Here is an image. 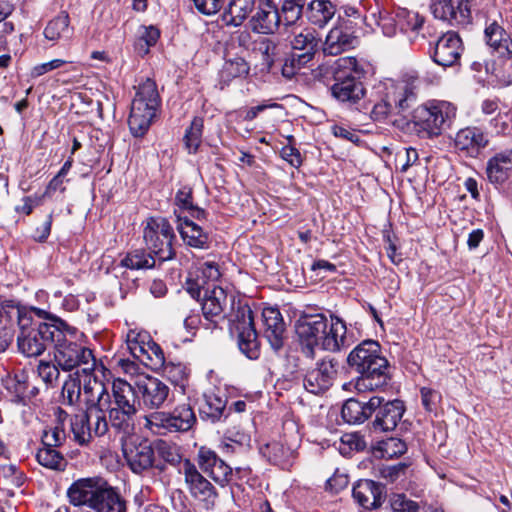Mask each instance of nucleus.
I'll use <instances>...</instances> for the list:
<instances>
[{
	"label": "nucleus",
	"mask_w": 512,
	"mask_h": 512,
	"mask_svg": "<svg viewBox=\"0 0 512 512\" xmlns=\"http://www.w3.org/2000/svg\"><path fill=\"white\" fill-rule=\"evenodd\" d=\"M281 157L291 166L299 168L302 165V157L297 148L292 145L284 146L280 151Z\"/></svg>",
	"instance_id": "64"
},
{
	"label": "nucleus",
	"mask_w": 512,
	"mask_h": 512,
	"mask_svg": "<svg viewBox=\"0 0 512 512\" xmlns=\"http://www.w3.org/2000/svg\"><path fill=\"white\" fill-rule=\"evenodd\" d=\"M260 453L270 463L284 467L293 455V450L280 441H270L260 447Z\"/></svg>",
	"instance_id": "40"
},
{
	"label": "nucleus",
	"mask_w": 512,
	"mask_h": 512,
	"mask_svg": "<svg viewBox=\"0 0 512 512\" xmlns=\"http://www.w3.org/2000/svg\"><path fill=\"white\" fill-rule=\"evenodd\" d=\"M39 318L45 322L33 319L29 313L19 312V333L17 335L18 351L25 357H38L53 343L58 327H63V320L51 316L41 309H34Z\"/></svg>",
	"instance_id": "4"
},
{
	"label": "nucleus",
	"mask_w": 512,
	"mask_h": 512,
	"mask_svg": "<svg viewBox=\"0 0 512 512\" xmlns=\"http://www.w3.org/2000/svg\"><path fill=\"white\" fill-rule=\"evenodd\" d=\"M347 363L358 374L355 388L359 392L380 389L390 380L389 362L377 341H362L349 353Z\"/></svg>",
	"instance_id": "2"
},
{
	"label": "nucleus",
	"mask_w": 512,
	"mask_h": 512,
	"mask_svg": "<svg viewBox=\"0 0 512 512\" xmlns=\"http://www.w3.org/2000/svg\"><path fill=\"white\" fill-rule=\"evenodd\" d=\"M197 418L189 402L180 403L170 412H153L146 417V426L154 433L187 432L196 424Z\"/></svg>",
	"instance_id": "10"
},
{
	"label": "nucleus",
	"mask_w": 512,
	"mask_h": 512,
	"mask_svg": "<svg viewBox=\"0 0 512 512\" xmlns=\"http://www.w3.org/2000/svg\"><path fill=\"white\" fill-rule=\"evenodd\" d=\"M349 484V479L347 475L335 472L327 481H326V490L331 491L332 493H338L344 488H346Z\"/></svg>",
	"instance_id": "63"
},
{
	"label": "nucleus",
	"mask_w": 512,
	"mask_h": 512,
	"mask_svg": "<svg viewBox=\"0 0 512 512\" xmlns=\"http://www.w3.org/2000/svg\"><path fill=\"white\" fill-rule=\"evenodd\" d=\"M110 407L126 411L138 412L139 401L136 385L117 378L112 382Z\"/></svg>",
	"instance_id": "26"
},
{
	"label": "nucleus",
	"mask_w": 512,
	"mask_h": 512,
	"mask_svg": "<svg viewBox=\"0 0 512 512\" xmlns=\"http://www.w3.org/2000/svg\"><path fill=\"white\" fill-rule=\"evenodd\" d=\"M416 87L405 80H387L377 87L379 98L371 110L374 121H385L389 117L408 112L417 101Z\"/></svg>",
	"instance_id": "6"
},
{
	"label": "nucleus",
	"mask_w": 512,
	"mask_h": 512,
	"mask_svg": "<svg viewBox=\"0 0 512 512\" xmlns=\"http://www.w3.org/2000/svg\"><path fill=\"white\" fill-rule=\"evenodd\" d=\"M66 432L63 423H57L54 427H50L43 431L41 442L47 447H61L66 441Z\"/></svg>",
	"instance_id": "53"
},
{
	"label": "nucleus",
	"mask_w": 512,
	"mask_h": 512,
	"mask_svg": "<svg viewBox=\"0 0 512 512\" xmlns=\"http://www.w3.org/2000/svg\"><path fill=\"white\" fill-rule=\"evenodd\" d=\"M122 452L127 466L134 474L141 475L151 469L163 472L166 466L155 458L154 442L147 439H126L122 442Z\"/></svg>",
	"instance_id": "13"
},
{
	"label": "nucleus",
	"mask_w": 512,
	"mask_h": 512,
	"mask_svg": "<svg viewBox=\"0 0 512 512\" xmlns=\"http://www.w3.org/2000/svg\"><path fill=\"white\" fill-rule=\"evenodd\" d=\"M204 121L201 117H194L183 138L188 153L195 154L202 142Z\"/></svg>",
	"instance_id": "48"
},
{
	"label": "nucleus",
	"mask_w": 512,
	"mask_h": 512,
	"mask_svg": "<svg viewBox=\"0 0 512 512\" xmlns=\"http://www.w3.org/2000/svg\"><path fill=\"white\" fill-rule=\"evenodd\" d=\"M352 343V337L347 334L346 323L340 317L331 315L330 329L326 330L322 337V349L329 352H338L348 348Z\"/></svg>",
	"instance_id": "28"
},
{
	"label": "nucleus",
	"mask_w": 512,
	"mask_h": 512,
	"mask_svg": "<svg viewBox=\"0 0 512 512\" xmlns=\"http://www.w3.org/2000/svg\"><path fill=\"white\" fill-rule=\"evenodd\" d=\"M74 440L81 446L88 445L94 438L108 432L106 409L86 408L70 419Z\"/></svg>",
	"instance_id": "12"
},
{
	"label": "nucleus",
	"mask_w": 512,
	"mask_h": 512,
	"mask_svg": "<svg viewBox=\"0 0 512 512\" xmlns=\"http://www.w3.org/2000/svg\"><path fill=\"white\" fill-rule=\"evenodd\" d=\"M36 459L41 466L56 471H63L67 465L63 454L56 447L42 445L36 453Z\"/></svg>",
	"instance_id": "42"
},
{
	"label": "nucleus",
	"mask_w": 512,
	"mask_h": 512,
	"mask_svg": "<svg viewBox=\"0 0 512 512\" xmlns=\"http://www.w3.org/2000/svg\"><path fill=\"white\" fill-rule=\"evenodd\" d=\"M375 400L371 397L367 402L350 398L342 406L341 416L349 424H361L373 415Z\"/></svg>",
	"instance_id": "35"
},
{
	"label": "nucleus",
	"mask_w": 512,
	"mask_h": 512,
	"mask_svg": "<svg viewBox=\"0 0 512 512\" xmlns=\"http://www.w3.org/2000/svg\"><path fill=\"white\" fill-rule=\"evenodd\" d=\"M264 338L269 342L274 351H279L283 345L286 334V324L279 309L273 307L264 308L262 311Z\"/></svg>",
	"instance_id": "24"
},
{
	"label": "nucleus",
	"mask_w": 512,
	"mask_h": 512,
	"mask_svg": "<svg viewBox=\"0 0 512 512\" xmlns=\"http://www.w3.org/2000/svg\"><path fill=\"white\" fill-rule=\"evenodd\" d=\"M201 306L207 328H218L228 320L230 332L237 334L240 351L249 359L259 357L260 345L253 312L246 302L236 301L233 294L229 295L222 287L213 285L204 291Z\"/></svg>",
	"instance_id": "1"
},
{
	"label": "nucleus",
	"mask_w": 512,
	"mask_h": 512,
	"mask_svg": "<svg viewBox=\"0 0 512 512\" xmlns=\"http://www.w3.org/2000/svg\"><path fill=\"white\" fill-rule=\"evenodd\" d=\"M336 8L329 0H313L307 8V19L314 25L324 27L335 15Z\"/></svg>",
	"instance_id": "39"
},
{
	"label": "nucleus",
	"mask_w": 512,
	"mask_h": 512,
	"mask_svg": "<svg viewBox=\"0 0 512 512\" xmlns=\"http://www.w3.org/2000/svg\"><path fill=\"white\" fill-rule=\"evenodd\" d=\"M411 122L422 138H434L449 128L456 117V107L447 101H432L411 113Z\"/></svg>",
	"instance_id": "8"
},
{
	"label": "nucleus",
	"mask_w": 512,
	"mask_h": 512,
	"mask_svg": "<svg viewBox=\"0 0 512 512\" xmlns=\"http://www.w3.org/2000/svg\"><path fill=\"white\" fill-rule=\"evenodd\" d=\"M196 9L204 15L217 13L225 4V0H193Z\"/></svg>",
	"instance_id": "61"
},
{
	"label": "nucleus",
	"mask_w": 512,
	"mask_h": 512,
	"mask_svg": "<svg viewBox=\"0 0 512 512\" xmlns=\"http://www.w3.org/2000/svg\"><path fill=\"white\" fill-rule=\"evenodd\" d=\"M338 374V361L326 356L309 369L303 379L306 391L318 395L326 392L333 385Z\"/></svg>",
	"instance_id": "15"
},
{
	"label": "nucleus",
	"mask_w": 512,
	"mask_h": 512,
	"mask_svg": "<svg viewBox=\"0 0 512 512\" xmlns=\"http://www.w3.org/2000/svg\"><path fill=\"white\" fill-rule=\"evenodd\" d=\"M250 72L248 62L239 56L227 59L219 71V86L224 89L234 79L245 78Z\"/></svg>",
	"instance_id": "36"
},
{
	"label": "nucleus",
	"mask_w": 512,
	"mask_h": 512,
	"mask_svg": "<svg viewBox=\"0 0 512 512\" xmlns=\"http://www.w3.org/2000/svg\"><path fill=\"white\" fill-rule=\"evenodd\" d=\"M221 20L226 26H240L255 8L256 0H225Z\"/></svg>",
	"instance_id": "32"
},
{
	"label": "nucleus",
	"mask_w": 512,
	"mask_h": 512,
	"mask_svg": "<svg viewBox=\"0 0 512 512\" xmlns=\"http://www.w3.org/2000/svg\"><path fill=\"white\" fill-rule=\"evenodd\" d=\"M63 327H58L53 340L54 362L63 371H72L82 366L84 374L94 372L96 359L92 351L75 340L77 329L63 321Z\"/></svg>",
	"instance_id": "5"
},
{
	"label": "nucleus",
	"mask_w": 512,
	"mask_h": 512,
	"mask_svg": "<svg viewBox=\"0 0 512 512\" xmlns=\"http://www.w3.org/2000/svg\"><path fill=\"white\" fill-rule=\"evenodd\" d=\"M69 34V16L64 12L50 20L44 29L45 38L53 42L69 37Z\"/></svg>",
	"instance_id": "44"
},
{
	"label": "nucleus",
	"mask_w": 512,
	"mask_h": 512,
	"mask_svg": "<svg viewBox=\"0 0 512 512\" xmlns=\"http://www.w3.org/2000/svg\"><path fill=\"white\" fill-rule=\"evenodd\" d=\"M280 23L279 10L270 0L261 1L256 13L250 19L252 31L259 34L274 33Z\"/></svg>",
	"instance_id": "25"
},
{
	"label": "nucleus",
	"mask_w": 512,
	"mask_h": 512,
	"mask_svg": "<svg viewBox=\"0 0 512 512\" xmlns=\"http://www.w3.org/2000/svg\"><path fill=\"white\" fill-rule=\"evenodd\" d=\"M159 37L160 31L155 26H142L134 44L135 51L140 56H145L149 53L150 48L157 43Z\"/></svg>",
	"instance_id": "46"
},
{
	"label": "nucleus",
	"mask_w": 512,
	"mask_h": 512,
	"mask_svg": "<svg viewBox=\"0 0 512 512\" xmlns=\"http://www.w3.org/2000/svg\"><path fill=\"white\" fill-rule=\"evenodd\" d=\"M145 336L135 331H129L127 334V348L131 355L142 363H145V355L148 353L147 343L144 341Z\"/></svg>",
	"instance_id": "52"
},
{
	"label": "nucleus",
	"mask_w": 512,
	"mask_h": 512,
	"mask_svg": "<svg viewBox=\"0 0 512 512\" xmlns=\"http://www.w3.org/2000/svg\"><path fill=\"white\" fill-rule=\"evenodd\" d=\"M377 451L383 458H394L403 455L407 451V445L400 438L390 437L378 443Z\"/></svg>",
	"instance_id": "49"
},
{
	"label": "nucleus",
	"mask_w": 512,
	"mask_h": 512,
	"mask_svg": "<svg viewBox=\"0 0 512 512\" xmlns=\"http://www.w3.org/2000/svg\"><path fill=\"white\" fill-rule=\"evenodd\" d=\"M357 42V38L347 29L343 27H334L326 36L323 45V52L326 55L336 56L354 48Z\"/></svg>",
	"instance_id": "31"
},
{
	"label": "nucleus",
	"mask_w": 512,
	"mask_h": 512,
	"mask_svg": "<svg viewBox=\"0 0 512 512\" xmlns=\"http://www.w3.org/2000/svg\"><path fill=\"white\" fill-rule=\"evenodd\" d=\"M318 43L319 40L316 38L314 31L306 29L296 34L291 40L294 59L299 64H307L313 59Z\"/></svg>",
	"instance_id": "33"
},
{
	"label": "nucleus",
	"mask_w": 512,
	"mask_h": 512,
	"mask_svg": "<svg viewBox=\"0 0 512 512\" xmlns=\"http://www.w3.org/2000/svg\"><path fill=\"white\" fill-rule=\"evenodd\" d=\"M198 411L200 419L205 422L215 424L225 420L230 414L226 395L215 390L203 393Z\"/></svg>",
	"instance_id": "23"
},
{
	"label": "nucleus",
	"mask_w": 512,
	"mask_h": 512,
	"mask_svg": "<svg viewBox=\"0 0 512 512\" xmlns=\"http://www.w3.org/2000/svg\"><path fill=\"white\" fill-rule=\"evenodd\" d=\"M327 327V318L323 314L305 316L298 320L296 333L303 356L311 360L315 358V350L321 345Z\"/></svg>",
	"instance_id": "14"
},
{
	"label": "nucleus",
	"mask_w": 512,
	"mask_h": 512,
	"mask_svg": "<svg viewBox=\"0 0 512 512\" xmlns=\"http://www.w3.org/2000/svg\"><path fill=\"white\" fill-rule=\"evenodd\" d=\"M511 163L510 155L505 153L496 154L487 162L486 173L492 184H502L507 179V165Z\"/></svg>",
	"instance_id": "41"
},
{
	"label": "nucleus",
	"mask_w": 512,
	"mask_h": 512,
	"mask_svg": "<svg viewBox=\"0 0 512 512\" xmlns=\"http://www.w3.org/2000/svg\"><path fill=\"white\" fill-rule=\"evenodd\" d=\"M148 353L145 355V363L148 364L147 361H150V365L155 368H160L165 363L164 352L161 347L156 343H147Z\"/></svg>",
	"instance_id": "60"
},
{
	"label": "nucleus",
	"mask_w": 512,
	"mask_h": 512,
	"mask_svg": "<svg viewBox=\"0 0 512 512\" xmlns=\"http://www.w3.org/2000/svg\"><path fill=\"white\" fill-rule=\"evenodd\" d=\"M398 25L402 31H419L424 24V18L418 13L403 11L397 14Z\"/></svg>",
	"instance_id": "55"
},
{
	"label": "nucleus",
	"mask_w": 512,
	"mask_h": 512,
	"mask_svg": "<svg viewBox=\"0 0 512 512\" xmlns=\"http://www.w3.org/2000/svg\"><path fill=\"white\" fill-rule=\"evenodd\" d=\"M462 52L460 37L454 32H447L438 38L430 56L437 65L446 68L457 65Z\"/></svg>",
	"instance_id": "20"
},
{
	"label": "nucleus",
	"mask_w": 512,
	"mask_h": 512,
	"mask_svg": "<svg viewBox=\"0 0 512 512\" xmlns=\"http://www.w3.org/2000/svg\"><path fill=\"white\" fill-rule=\"evenodd\" d=\"M352 496L364 509H376L383 501V487L373 480H359L353 487Z\"/></svg>",
	"instance_id": "27"
},
{
	"label": "nucleus",
	"mask_w": 512,
	"mask_h": 512,
	"mask_svg": "<svg viewBox=\"0 0 512 512\" xmlns=\"http://www.w3.org/2000/svg\"><path fill=\"white\" fill-rule=\"evenodd\" d=\"M485 39L487 45L491 47L499 57H512V39L497 22L494 21L486 27Z\"/></svg>",
	"instance_id": "34"
},
{
	"label": "nucleus",
	"mask_w": 512,
	"mask_h": 512,
	"mask_svg": "<svg viewBox=\"0 0 512 512\" xmlns=\"http://www.w3.org/2000/svg\"><path fill=\"white\" fill-rule=\"evenodd\" d=\"M89 378L84 382L83 393L87 408L107 409L111 405V395L105 384L95 376L86 374Z\"/></svg>",
	"instance_id": "30"
},
{
	"label": "nucleus",
	"mask_w": 512,
	"mask_h": 512,
	"mask_svg": "<svg viewBox=\"0 0 512 512\" xmlns=\"http://www.w3.org/2000/svg\"><path fill=\"white\" fill-rule=\"evenodd\" d=\"M74 506H86L88 512H125L126 501L120 492L99 477L82 478L67 490Z\"/></svg>",
	"instance_id": "3"
},
{
	"label": "nucleus",
	"mask_w": 512,
	"mask_h": 512,
	"mask_svg": "<svg viewBox=\"0 0 512 512\" xmlns=\"http://www.w3.org/2000/svg\"><path fill=\"white\" fill-rule=\"evenodd\" d=\"M341 444L343 447H340L341 453H347L345 446L348 447L350 451H363L365 450L367 444L362 435L359 433H346L341 438Z\"/></svg>",
	"instance_id": "57"
},
{
	"label": "nucleus",
	"mask_w": 512,
	"mask_h": 512,
	"mask_svg": "<svg viewBox=\"0 0 512 512\" xmlns=\"http://www.w3.org/2000/svg\"><path fill=\"white\" fill-rule=\"evenodd\" d=\"M488 144V135L477 126L462 128L454 137V148L456 152L469 158H477Z\"/></svg>",
	"instance_id": "19"
},
{
	"label": "nucleus",
	"mask_w": 512,
	"mask_h": 512,
	"mask_svg": "<svg viewBox=\"0 0 512 512\" xmlns=\"http://www.w3.org/2000/svg\"><path fill=\"white\" fill-rule=\"evenodd\" d=\"M373 400L376 403L373 408L374 420L372 421V428L380 432L394 430L406 410L404 402L399 399L386 401L383 397L379 396H373Z\"/></svg>",
	"instance_id": "16"
},
{
	"label": "nucleus",
	"mask_w": 512,
	"mask_h": 512,
	"mask_svg": "<svg viewBox=\"0 0 512 512\" xmlns=\"http://www.w3.org/2000/svg\"><path fill=\"white\" fill-rule=\"evenodd\" d=\"M175 204L179 209V214L187 212L188 215L196 220H204L207 217V212L193 204V190L191 187L184 186L179 189L175 196ZM176 216L178 211L175 210Z\"/></svg>",
	"instance_id": "38"
},
{
	"label": "nucleus",
	"mask_w": 512,
	"mask_h": 512,
	"mask_svg": "<svg viewBox=\"0 0 512 512\" xmlns=\"http://www.w3.org/2000/svg\"><path fill=\"white\" fill-rule=\"evenodd\" d=\"M160 368L163 369V375L175 386H179L182 390L185 388L187 381L186 367L181 363H164Z\"/></svg>",
	"instance_id": "50"
},
{
	"label": "nucleus",
	"mask_w": 512,
	"mask_h": 512,
	"mask_svg": "<svg viewBox=\"0 0 512 512\" xmlns=\"http://www.w3.org/2000/svg\"><path fill=\"white\" fill-rule=\"evenodd\" d=\"M160 105L156 83L147 78L138 86L128 118L129 129L134 137H142L149 130Z\"/></svg>",
	"instance_id": "9"
},
{
	"label": "nucleus",
	"mask_w": 512,
	"mask_h": 512,
	"mask_svg": "<svg viewBox=\"0 0 512 512\" xmlns=\"http://www.w3.org/2000/svg\"><path fill=\"white\" fill-rule=\"evenodd\" d=\"M407 465L404 463H398L396 465L383 466L380 469L381 476L389 482H395L400 477L405 475Z\"/></svg>",
	"instance_id": "62"
},
{
	"label": "nucleus",
	"mask_w": 512,
	"mask_h": 512,
	"mask_svg": "<svg viewBox=\"0 0 512 512\" xmlns=\"http://www.w3.org/2000/svg\"><path fill=\"white\" fill-rule=\"evenodd\" d=\"M156 259L151 251L139 248L127 253L121 264L129 269H149L155 266Z\"/></svg>",
	"instance_id": "43"
},
{
	"label": "nucleus",
	"mask_w": 512,
	"mask_h": 512,
	"mask_svg": "<svg viewBox=\"0 0 512 512\" xmlns=\"http://www.w3.org/2000/svg\"><path fill=\"white\" fill-rule=\"evenodd\" d=\"M419 505L417 502L409 499L404 494H394L390 498L389 512H418Z\"/></svg>",
	"instance_id": "56"
},
{
	"label": "nucleus",
	"mask_w": 512,
	"mask_h": 512,
	"mask_svg": "<svg viewBox=\"0 0 512 512\" xmlns=\"http://www.w3.org/2000/svg\"><path fill=\"white\" fill-rule=\"evenodd\" d=\"M61 369L56 363L41 360L37 366L38 376L45 383L47 389L55 386Z\"/></svg>",
	"instance_id": "54"
},
{
	"label": "nucleus",
	"mask_w": 512,
	"mask_h": 512,
	"mask_svg": "<svg viewBox=\"0 0 512 512\" xmlns=\"http://www.w3.org/2000/svg\"><path fill=\"white\" fill-rule=\"evenodd\" d=\"M431 9L435 18L451 25L466 26L472 20L470 0H437Z\"/></svg>",
	"instance_id": "18"
},
{
	"label": "nucleus",
	"mask_w": 512,
	"mask_h": 512,
	"mask_svg": "<svg viewBox=\"0 0 512 512\" xmlns=\"http://www.w3.org/2000/svg\"><path fill=\"white\" fill-rule=\"evenodd\" d=\"M62 404L73 406L81 397V381L78 372L69 374L62 385Z\"/></svg>",
	"instance_id": "47"
},
{
	"label": "nucleus",
	"mask_w": 512,
	"mask_h": 512,
	"mask_svg": "<svg viewBox=\"0 0 512 512\" xmlns=\"http://www.w3.org/2000/svg\"><path fill=\"white\" fill-rule=\"evenodd\" d=\"M183 474L187 488L193 498L204 502L207 509L215 505L218 493L210 481H208L189 459L183 463Z\"/></svg>",
	"instance_id": "17"
},
{
	"label": "nucleus",
	"mask_w": 512,
	"mask_h": 512,
	"mask_svg": "<svg viewBox=\"0 0 512 512\" xmlns=\"http://www.w3.org/2000/svg\"><path fill=\"white\" fill-rule=\"evenodd\" d=\"M154 449L155 454L157 453L164 463L173 467H177L179 465L183 466L185 459L182 458L180 448L177 445L158 439L154 441Z\"/></svg>",
	"instance_id": "45"
},
{
	"label": "nucleus",
	"mask_w": 512,
	"mask_h": 512,
	"mask_svg": "<svg viewBox=\"0 0 512 512\" xmlns=\"http://www.w3.org/2000/svg\"><path fill=\"white\" fill-rule=\"evenodd\" d=\"M259 50L262 54L264 65L267 70H271L275 61L277 45L273 40L265 38L259 43Z\"/></svg>",
	"instance_id": "59"
},
{
	"label": "nucleus",
	"mask_w": 512,
	"mask_h": 512,
	"mask_svg": "<svg viewBox=\"0 0 512 512\" xmlns=\"http://www.w3.org/2000/svg\"><path fill=\"white\" fill-rule=\"evenodd\" d=\"M177 230L183 241L190 247L207 249L210 243L208 232L194 223L187 215H177Z\"/></svg>",
	"instance_id": "29"
},
{
	"label": "nucleus",
	"mask_w": 512,
	"mask_h": 512,
	"mask_svg": "<svg viewBox=\"0 0 512 512\" xmlns=\"http://www.w3.org/2000/svg\"><path fill=\"white\" fill-rule=\"evenodd\" d=\"M143 238L148 250L160 262L171 260L174 257L173 241L175 233L167 219L162 217L147 219L143 230Z\"/></svg>",
	"instance_id": "11"
},
{
	"label": "nucleus",
	"mask_w": 512,
	"mask_h": 512,
	"mask_svg": "<svg viewBox=\"0 0 512 512\" xmlns=\"http://www.w3.org/2000/svg\"><path fill=\"white\" fill-rule=\"evenodd\" d=\"M334 83L330 87L333 98L341 103L353 105L365 96V87L361 81L364 69L354 57H341L329 67Z\"/></svg>",
	"instance_id": "7"
},
{
	"label": "nucleus",
	"mask_w": 512,
	"mask_h": 512,
	"mask_svg": "<svg viewBox=\"0 0 512 512\" xmlns=\"http://www.w3.org/2000/svg\"><path fill=\"white\" fill-rule=\"evenodd\" d=\"M106 412L109 417L108 424L110 423L111 427L122 435L121 439L123 442L124 438L129 436L134 430V417L137 413L112 407H108Z\"/></svg>",
	"instance_id": "37"
},
{
	"label": "nucleus",
	"mask_w": 512,
	"mask_h": 512,
	"mask_svg": "<svg viewBox=\"0 0 512 512\" xmlns=\"http://www.w3.org/2000/svg\"><path fill=\"white\" fill-rule=\"evenodd\" d=\"M139 406L148 409L160 408L169 396V387L155 377H146L136 382Z\"/></svg>",
	"instance_id": "21"
},
{
	"label": "nucleus",
	"mask_w": 512,
	"mask_h": 512,
	"mask_svg": "<svg viewBox=\"0 0 512 512\" xmlns=\"http://www.w3.org/2000/svg\"><path fill=\"white\" fill-rule=\"evenodd\" d=\"M305 0H284L281 7V21L285 25L294 24L302 15Z\"/></svg>",
	"instance_id": "51"
},
{
	"label": "nucleus",
	"mask_w": 512,
	"mask_h": 512,
	"mask_svg": "<svg viewBox=\"0 0 512 512\" xmlns=\"http://www.w3.org/2000/svg\"><path fill=\"white\" fill-rule=\"evenodd\" d=\"M197 463L204 473L221 486L226 485L233 476L232 468L215 451L205 446L198 450Z\"/></svg>",
	"instance_id": "22"
},
{
	"label": "nucleus",
	"mask_w": 512,
	"mask_h": 512,
	"mask_svg": "<svg viewBox=\"0 0 512 512\" xmlns=\"http://www.w3.org/2000/svg\"><path fill=\"white\" fill-rule=\"evenodd\" d=\"M422 406L427 412H435L441 400V394L431 388L423 387L420 390Z\"/></svg>",
	"instance_id": "58"
}]
</instances>
